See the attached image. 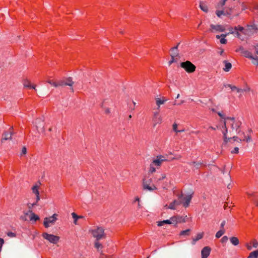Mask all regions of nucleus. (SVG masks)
<instances>
[{
  "label": "nucleus",
  "instance_id": "f257e3e1",
  "mask_svg": "<svg viewBox=\"0 0 258 258\" xmlns=\"http://www.w3.org/2000/svg\"><path fill=\"white\" fill-rule=\"evenodd\" d=\"M241 124L240 121L233 117H228L225 119L220 130L223 134L224 142L225 143L232 140L231 136H233V132H237L239 130Z\"/></svg>",
  "mask_w": 258,
  "mask_h": 258
},
{
  "label": "nucleus",
  "instance_id": "f03ea898",
  "mask_svg": "<svg viewBox=\"0 0 258 258\" xmlns=\"http://www.w3.org/2000/svg\"><path fill=\"white\" fill-rule=\"evenodd\" d=\"M235 0H221L217 4L216 8L219 9L225 6L222 10H217V16L231 15L233 11Z\"/></svg>",
  "mask_w": 258,
  "mask_h": 258
},
{
  "label": "nucleus",
  "instance_id": "7ed1b4c3",
  "mask_svg": "<svg viewBox=\"0 0 258 258\" xmlns=\"http://www.w3.org/2000/svg\"><path fill=\"white\" fill-rule=\"evenodd\" d=\"M236 51L240 52L242 56L253 60V63L258 64V49L255 46H252L249 50H245L243 47L240 46Z\"/></svg>",
  "mask_w": 258,
  "mask_h": 258
},
{
  "label": "nucleus",
  "instance_id": "20e7f679",
  "mask_svg": "<svg viewBox=\"0 0 258 258\" xmlns=\"http://www.w3.org/2000/svg\"><path fill=\"white\" fill-rule=\"evenodd\" d=\"M104 231V227L96 226L94 229L90 230L89 232L95 238V240H101L106 237V234Z\"/></svg>",
  "mask_w": 258,
  "mask_h": 258
},
{
  "label": "nucleus",
  "instance_id": "39448f33",
  "mask_svg": "<svg viewBox=\"0 0 258 258\" xmlns=\"http://www.w3.org/2000/svg\"><path fill=\"white\" fill-rule=\"evenodd\" d=\"M238 136H233L232 137V139L234 141L236 140V139H238L241 141H246L248 142L250 141V131H247L245 132H241L239 129L237 132Z\"/></svg>",
  "mask_w": 258,
  "mask_h": 258
},
{
  "label": "nucleus",
  "instance_id": "423d86ee",
  "mask_svg": "<svg viewBox=\"0 0 258 258\" xmlns=\"http://www.w3.org/2000/svg\"><path fill=\"white\" fill-rule=\"evenodd\" d=\"M143 189L145 190L153 191L157 189L155 184L153 183L152 178L149 177H145L143 179Z\"/></svg>",
  "mask_w": 258,
  "mask_h": 258
},
{
  "label": "nucleus",
  "instance_id": "0eeeda50",
  "mask_svg": "<svg viewBox=\"0 0 258 258\" xmlns=\"http://www.w3.org/2000/svg\"><path fill=\"white\" fill-rule=\"evenodd\" d=\"M180 67L188 73H194L196 69V67L189 60L181 62Z\"/></svg>",
  "mask_w": 258,
  "mask_h": 258
},
{
  "label": "nucleus",
  "instance_id": "6e6552de",
  "mask_svg": "<svg viewBox=\"0 0 258 258\" xmlns=\"http://www.w3.org/2000/svg\"><path fill=\"white\" fill-rule=\"evenodd\" d=\"M173 193L178 197V199L180 201L178 202L176 200H174L169 204L168 208L172 210H174L175 209L176 205H179L181 203V200L182 198V194L180 190H174Z\"/></svg>",
  "mask_w": 258,
  "mask_h": 258
},
{
  "label": "nucleus",
  "instance_id": "1a4fd4ad",
  "mask_svg": "<svg viewBox=\"0 0 258 258\" xmlns=\"http://www.w3.org/2000/svg\"><path fill=\"white\" fill-rule=\"evenodd\" d=\"M42 235L43 238L53 244H56L59 241L60 238L58 236L50 234L46 232L43 233Z\"/></svg>",
  "mask_w": 258,
  "mask_h": 258
},
{
  "label": "nucleus",
  "instance_id": "9d476101",
  "mask_svg": "<svg viewBox=\"0 0 258 258\" xmlns=\"http://www.w3.org/2000/svg\"><path fill=\"white\" fill-rule=\"evenodd\" d=\"M226 29V26L222 25H210V31L211 32H222Z\"/></svg>",
  "mask_w": 258,
  "mask_h": 258
},
{
  "label": "nucleus",
  "instance_id": "9b49d317",
  "mask_svg": "<svg viewBox=\"0 0 258 258\" xmlns=\"http://www.w3.org/2000/svg\"><path fill=\"white\" fill-rule=\"evenodd\" d=\"M226 87H229L232 91H236L237 93L247 92L250 91V88L246 85L243 88H239L235 86H233L230 84H227L225 85Z\"/></svg>",
  "mask_w": 258,
  "mask_h": 258
},
{
  "label": "nucleus",
  "instance_id": "f8f14e48",
  "mask_svg": "<svg viewBox=\"0 0 258 258\" xmlns=\"http://www.w3.org/2000/svg\"><path fill=\"white\" fill-rule=\"evenodd\" d=\"M57 214H54L52 216L45 218L43 224L45 228L49 227V224H54L57 220Z\"/></svg>",
  "mask_w": 258,
  "mask_h": 258
},
{
  "label": "nucleus",
  "instance_id": "ddd939ff",
  "mask_svg": "<svg viewBox=\"0 0 258 258\" xmlns=\"http://www.w3.org/2000/svg\"><path fill=\"white\" fill-rule=\"evenodd\" d=\"M153 126H155L157 124H160L162 122V118L160 115L159 111L154 113L153 119Z\"/></svg>",
  "mask_w": 258,
  "mask_h": 258
},
{
  "label": "nucleus",
  "instance_id": "4468645a",
  "mask_svg": "<svg viewBox=\"0 0 258 258\" xmlns=\"http://www.w3.org/2000/svg\"><path fill=\"white\" fill-rule=\"evenodd\" d=\"M74 82L72 80V79L71 77H69L67 78H66L65 79L58 80V85L59 86H72L74 84Z\"/></svg>",
  "mask_w": 258,
  "mask_h": 258
},
{
  "label": "nucleus",
  "instance_id": "2eb2a0df",
  "mask_svg": "<svg viewBox=\"0 0 258 258\" xmlns=\"http://www.w3.org/2000/svg\"><path fill=\"white\" fill-rule=\"evenodd\" d=\"M13 134V127H11L8 131L5 132L3 133L1 140L2 142L8 140H11L12 139V136Z\"/></svg>",
  "mask_w": 258,
  "mask_h": 258
},
{
  "label": "nucleus",
  "instance_id": "dca6fc26",
  "mask_svg": "<svg viewBox=\"0 0 258 258\" xmlns=\"http://www.w3.org/2000/svg\"><path fill=\"white\" fill-rule=\"evenodd\" d=\"M246 195H247L248 198L252 202H253L255 206H258V203L257 202V195L256 192H246Z\"/></svg>",
  "mask_w": 258,
  "mask_h": 258
},
{
  "label": "nucleus",
  "instance_id": "f3484780",
  "mask_svg": "<svg viewBox=\"0 0 258 258\" xmlns=\"http://www.w3.org/2000/svg\"><path fill=\"white\" fill-rule=\"evenodd\" d=\"M199 6L201 10L204 12L208 13L209 11V4L207 1H201Z\"/></svg>",
  "mask_w": 258,
  "mask_h": 258
},
{
  "label": "nucleus",
  "instance_id": "a211bd4d",
  "mask_svg": "<svg viewBox=\"0 0 258 258\" xmlns=\"http://www.w3.org/2000/svg\"><path fill=\"white\" fill-rule=\"evenodd\" d=\"M211 250V248L209 246L204 247L201 251L202 258H207L210 255Z\"/></svg>",
  "mask_w": 258,
  "mask_h": 258
},
{
  "label": "nucleus",
  "instance_id": "6ab92c4d",
  "mask_svg": "<svg viewBox=\"0 0 258 258\" xmlns=\"http://www.w3.org/2000/svg\"><path fill=\"white\" fill-rule=\"evenodd\" d=\"M23 84L26 88L36 89V85H32L30 81L28 79H24L23 81Z\"/></svg>",
  "mask_w": 258,
  "mask_h": 258
},
{
  "label": "nucleus",
  "instance_id": "aec40b11",
  "mask_svg": "<svg viewBox=\"0 0 258 258\" xmlns=\"http://www.w3.org/2000/svg\"><path fill=\"white\" fill-rule=\"evenodd\" d=\"M189 164L190 166H194L195 167H196V169H199L200 168H201L202 166H206L204 163H203L201 161H199V162L192 161V162H190L189 163Z\"/></svg>",
  "mask_w": 258,
  "mask_h": 258
},
{
  "label": "nucleus",
  "instance_id": "412c9836",
  "mask_svg": "<svg viewBox=\"0 0 258 258\" xmlns=\"http://www.w3.org/2000/svg\"><path fill=\"white\" fill-rule=\"evenodd\" d=\"M191 198V195H188L183 198L184 202H183V205L184 207L186 208L189 206Z\"/></svg>",
  "mask_w": 258,
  "mask_h": 258
},
{
  "label": "nucleus",
  "instance_id": "4be33fe9",
  "mask_svg": "<svg viewBox=\"0 0 258 258\" xmlns=\"http://www.w3.org/2000/svg\"><path fill=\"white\" fill-rule=\"evenodd\" d=\"M165 160H166L165 159H160L157 158L156 159H154L151 164H152V165H154L155 166L160 167L161 165L162 162Z\"/></svg>",
  "mask_w": 258,
  "mask_h": 258
},
{
  "label": "nucleus",
  "instance_id": "5701e85b",
  "mask_svg": "<svg viewBox=\"0 0 258 258\" xmlns=\"http://www.w3.org/2000/svg\"><path fill=\"white\" fill-rule=\"evenodd\" d=\"M100 240H95L94 242V247L97 249L99 252H102L101 249L103 248V245L99 242Z\"/></svg>",
  "mask_w": 258,
  "mask_h": 258
},
{
  "label": "nucleus",
  "instance_id": "b1692460",
  "mask_svg": "<svg viewBox=\"0 0 258 258\" xmlns=\"http://www.w3.org/2000/svg\"><path fill=\"white\" fill-rule=\"evenodd\" d=\"M179 44V43H178L176 46L174 47L171 49V53L170 55L171 57H175L178 55L177 48Z\"/></svg>",
  "mask_w": 258,
  "mask_h": 258
},
{
  "label": "nucleus",
  "instance_id": "393cba45",
  "mask_svg": "<svg viewBox=\"0 0 258 258\" xmlns=\"http://www.w3.org/2000/svg\"><path fill=\"white\" fill-rule=\"evenodd\" d=\"M39 188L40 186L37 184L33 185L31 188L32 192L35 195V196L39 195Z\"/></svg>",
  "mask_w": 258,
  "mask_h": 258
},
{
  "label": "nucleus",
  "instance_id": "a878e982",
  "mask_svg": "<svg viewBox=\"0 0 258 258\" xmlns=\"http://www.w3.org/2000/svg\"><path fill=\"white\" fill-rule=\"evenodd\" d=\"M46 82L54 87H59L58 81H56L53 79H49L47 80Z\"/></svg>",
  "mask_w": 258,
  "mask_h": 258
},
{
  "label": "nucleus",
  "instance_id": "bb28decb",
  "mask_svg": "<svg viewBox=\"0 0 258 258\" xmlns=\"http://www.w3.org/2000/svg\"><path fill=\"white\" fill-rule=\"evenodd\" d=\"M166 101L167 99H166L164 97H163L162 99L160 98H157L156 99V104L158 106V110H159L160 105L163 104Z\"/></svg>",
  "mask_w": 258,
  "mask_h": 258
},
{
  "label": "nucleus",
  "instance_id": "cd10ccee",
  "mask_svg": "<svg viewBox=\"0 0 258 258\" xmlns=\"http://www.w3.org/2000/svg\"><path fill=\"white\" fill-rule=\"evenodd\" d=\"M243 30H244L243 27H241L240 26H236V27H234V30L235 31V34L236 35V36L238 38H240V34L238 32V31H239L240 32H242Z\"/></svg>",
  "mask_w": 258,
  "mask_h": 258
},
{
  "label": "nucleus",
  "instance_id": "c85d7f7f",
  "mask_svg": "<svg viewBox=\"0 0 258 258\" xmlns=\"http://www.w3.org/2000/svg\"><path fill=\"white\" fill-rule=\"evenodd\" d=\"M223 63L225 64V68L223 69L225 72H228L232 68V64L230 62H228L227 60H224Z\"/></svg>",
  "mask_w": 258,
  "mask_h": 258
},
{
  "label": "nucleus",
  "instance_id": "c756f323",
  "mask_svg": "<svg viewBox=\"0 0 258 258\" xmlns=\"http://www.w3.org/2000/svg\"><path fill=\"white\" fill-rule=\"evenodd\" d=\"M204 233H198L195 238L192 239V244H195L196 242L202 239L203 237Z\"/></svg>",
  "mask_w": 258,
  "mask_h": 258
},
{
  "label": "nucleus",
  "instance_id": "7c9ffc66",
  "mask_svg": "<svg viewBox=\"0 0 258 258\" xmlns=\"http://www.w3.org/2000/svg\"><path fill=\"white\" fill-rule=\"evenodd\" d=\"M247 258H258V249L251 252Z\"/></svg>",
  "mask_w": 258,
  "mask_h": 258
},
{
  "label": "nucleus",
  "instance_id": "2f4dec72",
  "mask_svg": "<svg viewBox=\"0 0 258 258\" xmlns=\"http://www.w3.org/2000/svg\"><path fill=\"white\" fill-rule=\"evenodd\" d=\"M165 224H171L170 219L169 220H163L162 221L157 222V225L158 226H162L164 225Z\"/></svg>",
  "mask_w": 258,
  "mask_h": 258
},
{
  "label": "nucleus",
  "instance_id": "473e14b6",
  "mask_svg": "<svg viewBox=\"0 0 258 258\" xmlns=\"http://www.w3.org/2000/svg\"><path fill=\"white\" fill-rule=\"evenodd\" d=\"M230 242L234 245H237L239 244V240L236 237H231L230 238Z\"/></svg>",
  "mask_w": 258,
  "mask_h": 258
},
{
  "label": "nucleus",
  "instance_id": "72a5a7b5",
  "mask_svg": "<svg viewBox=\"0 0 258 258\" xmlns=\"http://www.w3.org/2000/svg\"><path fill=\"white\" fill-rule=\"evenodd\" d=\"M31 217H30V220L31 221H37L38 220H39L40 219L39 216L38 215H37L36 214H35L34 213H31Z\"/></svg>",
  "mask_w": 258,
  "mask_h": 258
},
{
  "label": "nucleus",
  "instance_id": "f704fd0d",
  "mask_svg": "<svg viewBox=\"0 0 258 258\" xmlns=\"http://www.w3.org/2000/svg\"><path fill=\"white\" fill-rule=\"evenodd\" d=\"M175 217L177 218V223H181L185 222V218L182 216H175Z\"/></svg>",
  "mask_w": 258,
  "mask_h": 258
},
{
  "label": "nucleus",
  "instance_id": "c9c22d12",
  "mask_svg": "<svg viewBox=\"0 0 258 258\" xmlns=\"http://www.w3.org/2000/svg\"><path fill=\"white\" fill-rule=\"evenodd\" d=\"M228 34H222L221 35V36L222 37L220 40V42L222 44H226L227 43V40L225 39V38L227 36Z\"/></svg>",
  "mask_w": 258,
  "mask_h": 258
},
{
  "label": "nucleus",
  "instance_id": "e433bc0d",
  "mask_svg": "<svg viewBox=\"0 0 258 258\" xmlns=\"http://www.w3.org/2000/svg\"><path fill=\"white\" fill-rule=\"evenodd\" d=\"M225 233L224 229H220L218 231L216 234V237L217 238H219L221 236H222L224 233Z\"/></svg>",
  "mask_w": 258,
  "mask_h": 258
},
{
  "label": "nucleus",
  "instance_id": "4c0bfd02",
  "mask_svg": "<svg viewBox=\"0 0 258 258\" xmlns=\"http://www.w3.org/2000/svg\"><path fill=\"white\" fill-rule=\"evenodd\" d=\"M190 233V230L189 229L183 230L180 232L179 235H189Z\"/></svg>",
  "mask_w": 258,
  "mask_h": 258
},
{
  "label": "nucleus",
  "instance_id": "58836bf2",
  "mask_svg": "<svg viewBox=\"0 0 258 258\" xmlns=\"http://www.w3.org/2000/svg\"><path fill=\"white\" fill-rule=\"evenodd\" d=\"M72 216L74 219V223L75 225L77 224V220L79 219V216L77 215L75 213H72Z\"/></svg>",
  "mask_w": 258,
  "mask_h": 258
},
{
  "label": "nucleus",
  "instance_id": "ea45409f",
  "mask_svg": "<svg viewBox=\"0 0 258 258\" xmlns=\"http://www.w3.org/2000/svg\"><path fill=\"white\" fill-rule=\"evenodd\" d=\"M177 127H178V125L176 123H174L173 124V130L174 132H175L176 133H179V132L184 131V130H181V131L178 130H177Z\"/></svg>",
  "mask_w": 258,
  "mask_h": 258
},
{
  "label": "nucleus",
  "instance_id": "a19ab883",
  "mask_svg": "<svg viewBox=\"0 0 258 258\" xmlns=\"http://www.w3.org/2000/svg\"><path fill=\"white\" fill-rule=\"evenodd\" d=\"M27 206H28V208L29 209V212L30 213H32V209L34 206H36V203H34L33 204L29 203V204H28Z\"/></svg>",
  "mask_w": 258,
  "mask_h": 258
},
{
  "label": "nucleus",
  "instance_id": "79ce46f5",
  "mask_svg": "<svg viewBox=\"0 0 258 258\" xmlns=\"http://www.w3.org/2000/svg\"><path fill=\"white\" fill-rule=\"evenodd\" d=\"M247 30H249L250 31L253 30L255 31L256 30V27L255 25H247Z\"/></svg>",
  "mask_w": 258,
  "mask_h": 258
},
{
  "label": "nucleus",
  "instance_id": "37998d69",
  "mask_svg": "<svg viewBox=\"0 0 258 258\" xmlns=\"http://www.w3.org/2000/svg\"><path fill=\"white\" fill-rule=\"evenodd\" d=\"M177 218L175 217V216H173L172 217L170 218V220H171V224H175V225H176L177 224H178L177 223V220H176Z\"/></svg>",
  "mask_w": 258,
  "mask_h": 258
},
{
  "label": "nucleus",
  "instance_id": "c03bdc74",
  "mask_svg": "<svg viewBox=\"0 0 258 258\" xmlns=\"http://www.w3.org/2000/svg\"><path fill=\"white\" fill-rule=\"evenodd\" d=\"M149 171L151 173H153L154 172H155L156 171V168H155V166L154 165H152V164H150V169H149Z\"/></svg>",
  "mask_w": 258,
  "mask_h": 258
},
{
  "label": "nucleus",
  "instance_id": "a18cd8bd",
  "mask_svg": "<svg viewBox=\"0 0 258 258\" xmlns=\"http://www.w3.org/2000/svg\"><path fill=\"white\" fill-rule=\"evenodd\" d=\"M99 258H112V256L110 255L104 254L102 253V252H101Z\"/></svg>",
  "mask_w": 258,
  "mask_h": 258
},
{
  "label": "nucleus",
  "instance_id": "49530a36",
  "mask_svg": "<svg viewBox=\"0 0 258 258\" xmlns=\"http://www.w3.org/2000/svg\"><path fill=\"white\" fill-rule=\"evenodd\" d=\"M251 242V244L252 245V246L254 247H256L258 245V243L256 241V240L254 239L253 241H250Z\"/></svg>",
  "mask_w": 258,
  "mask_h": 258
},
{
  "label": "nucleus",
  "instance_id": "de8ad7c7",
  "mask_svg": "<svg viewBox=\"0 0 258 258\" xmlns=\"http://www.w3.org/2000/svg\"><path fill=\"white\" fill-rule=\"evenodd\" d=\"M228 239V237L227 236H224L221 238V242L222 243H225L227 241Z\"/></svg>",
  "mask_w": 258,
  "mask_h": 258
},
{
  "label": "nucleus",
  "instance_id": "09e8293b",
  "mask_svg": "<svg viewBox=\"0 0 258 258\" xmlns=\"http://www.w3.org/2000/svg\"><path fill=\"white\" fill-rule=\"evenodd\" d=\"M246 247L247 249L248 250H251L252 247V245L251 244V242H250L248 243H246Z\"/></svg>",
  "mask_w": 258,
  "mask_h": 258
},
{
  "label": "nucleus",
  "instance_id": "8fccbe9b",
  "mask_svg": "<svg viewBox=\"0 0 258 258\" xmlns=\"http://www.w3.org/2000/svg\"><path fill=\"white\" fill-rule=\"evenodd\" d=\"M239 152V149L238 147H235L234 148L233 150H232L231 152L232 154H237Z\"/></svg>",
  "mask_w": 258,
  "mask_h": 258
},
{
  "label": "nucleus",
  "instance_id": "3c124183",
  "mask_svg": "<svg viewBox=\"0 0 258 258\" xmlns=\"http://www.w3.org/2000/svg\"><path fill=\"white\" fill-rule=\"evenodd\" d=\"M229 29V33H230V34H235V31L234 30V28H232L231 27H229L228 28Z\"/></svg>",
  "mask_w": 258,
  "mask_h": 258
},
{
  "label": "nucleus",
  "instance_id": "603ef678",
  "mask_svg": "<svg viewBox=\"0 0 258 258\" xmlns=\"http://www.w3.org/2000/svg\"><path fill=\"white\" fill-rule=\"evenodd\" d=\"M4 243V240L3 238H0V252L2 251V246Z\"/></svg>",
  "mask_w": 258,
  "mask_h": 258
},
{
  "label": "nucleus",
  "instance_id": "864d4df0",
  "mask_svg": "<svg viewBox=\"0 0 258 258\" xmlns=\"http://www.w3.org/2000/svg\"><path fill=\"white\" fill-rule=\"evenodd\" d=\"M166 178V175L165 174H162L161 175V177L159 178L157 180V182H158L159 180H163L164 179H165Z\"/></svg>",
  "mask_w": 258,
  "mask_h": 258
},
{
  "label": "nucleus",
  "instance_id": "5fc2aeb1",
  "mask_svg": "<svg viewBox=\"0 0 258 258\" xmlns=\"http://www.w3.org/2000/svg\"><path fill=\"white\" fill-rule=\"evenodd\" d=\"M104 112L106 114H109L110 113V109L109 108H105L104 109Z\"/></svg>",
  "mask_w": 258,
  "mask_h": 258
},
{
  "label": "nucleus",
  "instance_id": "6e6d98bb",
  "mask_svg": "<svg viewBox=\"0 0 258 258\" xmlns=\"http://www.w3.org/2000/svg\"><path fill=\"white\" fill-rule=\"evenodd\" d=\"M27 153V149L25 147H23L22 150V154H26Z\"/></svg>",
  "mask_w": 258,
  "mask_h": 258
},
{
  "label": "nucleus",
  "instance_id": "4d7b16f0",
  "mask_svg": "<svg viewBox=\"0 0 258 258\" xmlns=\"http://www.w3.org/2000/svg\"><path fill=\"white\" fill-rule=\"evenodd\" d=\"M225 223H226V222L225 221H223L221 224V226H220V228H221V229H224V227L225 225Z\"/></svg>",
  "mask_w": 258,
  "mask_h": 258
},
{
  "label": "nucleus",
  "instance_id": "13d9d810",
  "mask_svg": "<svg viewBox=\"0 0 258 258\" xmlns=\"http://www.w3.org/2000/svg\"><path fill=\"white\" fill-rule=\"evenodd\" d=\"M7 234L10 237H14L16 235L14 233H13L12 232H8Z\"/></svg>",
  "mask_w": 258,
  "mask_h": 258
},
{
  "label": "nucleus",
  "instance_id": "bf43d9fd",
  "mask_svg": "<svg viewBox=\"0 0 258 258\" xmlns=\"http://www.w3.org/2000/svg\"><path fill=\"white\" fill-rule=\"evenodd\" d=\"M36 201L35 203H36V205H37V203L40 201V195L36 196Z\"/></svg>",
  "mask_w": 258,
  "mask_h": 258
},
{
  "label": "nucleus",
  "instance_id": "052dcab7",
  "mask_svg": "<svg viewBox=\"0 0 258 258\" xmlns=\"http://www.w3.org/2000/svg\"><path fill=\"white\" fill-rule=\"evenodd\" d=\"M218 114L221 118L224 119V120H225V119H226V118L224 117L223 115L221 113L218 112Z\"/></svg>",
  "mask_w": 258,
  "mask_h": 258
},
{
  "label": "nucleus",
  "instance_id": "680f3d73",
  "mask_svg": "<svg viewBox=\"0 0 258 258\" xmlns=\"http://www.w3.org/2000/svg\"><path fill=\"white\" fill-rule=\"evenodd\" d=\"M181 158V155H178V156H177L176 157H174L172 159V160H174V159H176V160H178V159H179Z\"/></svg>",
  "mask_w": 258,
  "mask_h": 258
},
{
  "label": "nucleus",
  "instance_id": "e2e57ef3",
  "mask_svg": "<svg viewBox=\"0 0 258 258\" xmlns=\"http://www.w3.org/2000/svg\"><path fill=\"white\" fill-rule=\"evenodd\" d=\"M174 62V57H171V60L169 61L170 64Z\"/></svg>",
  "mask_w": 258,
  "mask_h": 258
},
{
  "label": "nucleus",
  "instance_id": "0e129e2a",
  "mask_svg": "<svg viewBox=\"0 0 258 258\" xmlns=\"http://www.w3.org/2000/svg\"><path fill=\"white\" fill-rule=\"evenodd\" d=\"M228 207V203H225L224 204V209H226L227 208V207Z\"/></svg>",
  "mask_w": 258,
  "mask_h": 258
},
{
  "label": "nucleus",
  "instance_id": "69168bd1",
  "mask_svg": "<svg viewBox=\"0 0 258 258\" xmlns=\"http://www.w3.org/2000/svg\"><path fill=\"white\" fill-rule=\"evenodd\" d=\"M209 128H211V129H212V130H216V127H213V126H210V127H209Z\"/></svg>",
  "mask_w": 258,
  "mask_h": 258
},
{
  "label": "nucleus",
  "instance_id": "338daca9",
  "mask_svg": "<svg viewBox=\"0 0 258 258\" xmlns=\"http://www.w3.org/2000/svg\"><path fill=\"white\" fill-rule=\"evenodd\" d=\"M216 37L217 39H219L220 38V37H221V35L220 36V35H216Z\"/></svg>",
  "mask_w": 258,
  "mask_h": 258
},
{
  "label": "nucleus",
  "instance_id": "774afa93",
  "mask_svg": "<svg viewBox=\"0 0 258 258\" xmlns=\"http://www.w3.org/2000/svg\"><path fill=\"white\" fill-rule=\"evenodd\" d=\"M136 201H138V202H140V199H139V198H138V197H137V198H136Z\"/></svg>",
  "mask_w": 258,
  "mask_h": 258
}]
</instances>
